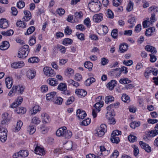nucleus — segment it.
<instances>
[{
  "mask_svg": "<svg viewBox=\"0 0 158 158\" xmlns=\"http://www.w3.org/2000/svg\"><path fill=\"white\" fill-rule=\"evenodd\" d=\"M65 12V10L61 8L57 9L56 11V13L58 14L60 16H62Z\"/></svg>",
  "mask_w": 158,
  "mask_h": 158,
  "instance_id": "nucleus-44",
  "label": "nucleus"
},
{
  "mask_svg": "<svg viewBox=\"0 0 158 158\" xmlns=\"http://www.w3.org/2000/svg\"><path fill=\"white\" fill-rule=\"evenodd\" d=\"M158 134V131L156 130H152L149 132V135L150 136L153 137Z\"/></svg>",
  "mask_w": 158,
  "mask_h": 158,
  "instance_id": "nucleus-58",
  "label": "nucleus"
},
{
  "mask_svg": "<svg viewBox=\"0 0 158 158\" xmlns=\"http://www.w3.org/2000/svg\"><path fill=\"white\" fill-rule=\"evenodd\" d=\"M149 56L150 57V61L151 62H154L157 60L156 56L150 54Z\"/></svg>",
  "mask_w": 158,
  "mask_h": 158,
  "instance_id": "nucleus-64",
  "label": "nucleus"
},
{
  "mask_svg": "<svg viewBox=\"0 0 158 158\" xmlns=\"http://www.w3.org/2000/svg\"><path fill=\"white\" fill-rule=\"evenodd\" d=\"M75 93L77 95L84 97L87 94V92L84 89H77L75 91Z\"/></svg>",
  "mask_w": 158,
  "mask_h": 158,
  "instance_id": "nucleus-22",
  "label": "nucleus"
},
{
  "mask_svg": "<svg viewBox=\"0 0 158 158\" xmlns=\"http://www.w3.org/2000/svg\"><path fill=\"white\" fill-rule=\"evenodd\" d=\"M25 88L22 86L19 85L18 86H17L14 85L12 89L14 91H18L19 93L21 94H22L23 92L24 91Z\"/></svg>",
  "mask_w": 158,
  "mask_h": 158,
  "instance_id": "nucleus-13",
  "label": "nucleus"
},
{
  "mask_svg": "<svg viewBox=\"0 0 158 158\" xmlns=\"http://www.w3.org/2000/svg\"><path fill=\"white\" fill-rule=\"evenodd\" d=\"M87 115L86 112L80 109L77 110L76 112V116L78 118L79 120L84 119Z\"/></svg>",
  "mask_w": 158,
  "mask_h": 158,
  "instance_id": "nucleus-7",
  "label": "nucleus"
},
{
  "mask_svg": "<svg viewBox=\"0 0 158 158\" xmlns=\"http://www.w3.org/2000/svg\"><path fill=\"white\" fill-rule=\"evenodd\" d=\"M73 42V40L69 38H67L64 39L62 42L63 44L65 45H67L68 44H71Z\"/></svg>",
  "mask_w": 158,
  "mask_h": 158,
  "instance_id": "nucleus-38",
  "label": "nucleus"
},
{
  "mask_svg": "<svg viewBox=\"0 0 158 158\" xmlns=\"http://www.w3.org/2000/svg\"><path fill=\"white\" fill-rule=\"evenodd\" d=\"M103 102L102 101H100L99 102L96 103L94 105V107H95V109L97 110L98 112L100 110V108L103 106Z\"/></svg>",
  "mask_w": 158,
  "mask_h": 158,
  "instance_id": "nucleus-28",
  "label": "nucleus"
},
{
  "mask_svg": "<svg viewBox=\"0 0 158 158\" xmlns=\"http://www.w3.org/2000/svg\"><path fill=\"white\" fill-rule=\"evenodd\" d=\"M29 47L28 45H25L20 48L18 52V56L20 58H25L29 52Z\"/></svg>",
  "mask_w": 158,
  "mask_h": 158,
  "instance_id": "nucleus-2",
  "label": "nucleus"
},
{
  "mask_svg": "<svg viewBox=\"0 0 158 158\" xmlns=\"http://www.w3.org/2000/svg\"><path fill=\"white\" fill-rule=\"evenodd\" d=\"M41 110V108L38 106H34L32 109L33 113H31L32 114H35L38 112L39 111Z\"/></svg>",
  "mask_w": 158,
  "mask_h": 158,
  "instance_id": "nucleus-49",
  "label": "nucleus"
},
{
  "mask_svg": "<svg viewBox=\"0 0 158 158\" xmlns=\"http://www.w3.org/2000/svg\"><path fill=\"white\" fill-rule=\"evenodd\" d=\"M107 130L106 126L105 124H102L97 129V133L96 134H97L98 137H102L104 135Z\"/></svg>",
  "mask_w": 158,
  "mask_h": 158,
  "instance_id": "nucleus-6",
  "label": "nucleus"
},
{
  "mask_svg": "<svg viewBox=\"0 0 158 158\" xmlns=\"http://www.w3.org/2000/svg\"><path fill=\"white\" fill-rule=\"evenodd\" d=\"M35 129L34 128L33 126L31 125H30L27 128V131L30 135L33 134L35 131Z\"/></svg>",
  "mask_w": 158,
  "mask_h": 158,
  "instance_id": "nucleus-32",
  "label": "nucleus"
},
{
  "mask_svg": "<svg viewBox=\"0 0 158 158\" xmlns=\"http://www.w3.org/2000/svg\"><path fill=\"white\" fill-rule=\"evenodd\" d=\"M1 33L3 35L7 36L12 35L14 33V31L13 30L10 29L6 31H2Z\"/></svg>",
  "mask_w": 158,
  "mask_h": 158,
  "instance_id": "nucleus-30",
  "label": "nucleus"
},
{
  "mask_svg": "<svg viewBox=\"0 0 158 158\" xmlns=\"http://www.w3.org/2000/svg\"><path fill=\"white\" fill-rule=\"evenodd\" d=\"M123 0H113V3L114 6H118L122 2Z\"/></svg>",
  "mask_w": 158,
  "mask_h": 158,
  "instance_id": "nucleus-56",
  "label": "nucleus"
},
{
  "mask_svg": "<svg viewBox=\"0 0 158 158\" xmlns=\"http://www.w3.org/2000/svg\"><path fill=\"white\" fill-rule=\"evenodd\" d=\"M119 103L117 102L115 103L110 104L107 106L106 108L108 111L106 114V116H107L108 115L111 116L114 115L115 114V113L113 108L114 107L115 108H117L119 105Z\"/></svg>",
  "mask_w": 158,
  "mask_h": 158,
  "instance_id": "nucleus-4",
  "label": "nucleus"
},
{
  "mask_svg": "<svg viewBox=\"0 0 158 158\" xmlns=\"http://www.w3.org/2000/svg\"><path fill=\"white\" fill-rule=\"evenodd\" d=\"M7 130L0 125V140L2 142L6 141L7 138Z\"/></svg>",
  "mask_w": 158,
  "mask_h": 158,
  "instance_id": "nucleus-5",
  "label": "nucleus"
},
{
  "mask_svg": "<svg viewBox=\"0 0 158 158\" xmlns=\"http://www.w3.org/2000/svg\"><path fill=\"white\" fill-rule=\"evenodd\" d=\"M39 59L38 57H32L28 59V62L32 63H37L39 62Z\"/></svg>",
  "mask_w": 158,
  "mask_h": 158,
  "instance_id": "nucleus-36",
  "label": "nucleus"
},
{
  "mask_svg": "<svg viewBox=\"0 0 158 158\" xmlns=\"http://www.w3.org/2000/svg\"><path fill=\"white\" fill-rule=\"evenodd\" d=\"M74 16L76 18H81L83 16V14L81 11L76 12L75 13Z\"/></svg>",
  "mask_w": 158,
  "mask_h": 158,
  "instance_id": "nucleus-61",
  "label": "nucleus"
},
{
  "mask_svg": "<svg viewBox=\"0 0 158 158\" xmlns=\"http://www.w3.org/2000/svg\"><path fill=\"white\" fill-rule=\"evenodd\" d=\"M90 119L88 118L86 119L83 120L81 123V124L84 126H87L90 123Z\"/></svg>",
  "mask_w": 158,
  "mask_h": 158,
  "instance_id": "nucleus-52",
  "label": "nucleus"
},
{
  "mask_svg": "<svg viewBox=\"0 0 158 158\" xmlns=\"http://www.w3.org/2000/svg\"><path fill=\"white\" fill-rule=\"evenodd\" d=\"M2 44L0 46V49L4 50L7 49L10 46V44L7 41H4L2 43Z\"/></svg>",
  "mask_w": 158,
  "mask_h": 158,
  "instance_id": "nucleus-20",
  "label": "nucleus"
},
{
  "mask_svg": "<svg viewBox=\"0 0 158 158\" xmlns=\"http://www.w3.org/2000/svg\"><path fill=\"white\" fill-rule=\"evenodd\" d=\"M133 3L131 1H129L128 6H127L126 9L128 11H131L133 8Z\"/></svg>",
  "mask_w": 158,
  "mask_h": 158,
  "instance_id": "nucleus-55",
  "label": "nucleus"
},
{
  "mask_svg": "<svg viewBox=\"0 0 158 158\" xmlns=\"http://www.w3.org/2000/svg\"><path fill=\"white\" fill-rule=\"evenodd\" d=\"M24 13L25 15L23 18V20L25 21H27L31 18V12L29 10H25Z\"/></svg>",
  "mask_w": 158,
  "mask_h": 158,
  "instance_id": "nucleus-15",
  "label": "nucleus"
},
{
  "mask_svg": "<svg viewBox=\"0 0 158 158\" xmlns=\"http://www.w3.org/2000/svg\"><path fill=\"white\" fill-rule=\"evenodd\" d=\"M139 144L140 145L141 148L144 149L146 152H151V148L148 144L142 141H140L139 143Z\"/></svg>",
  "mask_w": 158,
  "mask_h": 158,
  "instance_id": "nucleus-9",
  "label": "nucleus"
},
{
  "mask_svg": "<svg viewBox=\"0 0 158 158\" xmlns=\"http://www.w3.org/2000/svg\"><path fill=\"white\" fill-rule=\"evenodd\" d=\"M145 49L147 51L151 52L153 54H155L156 52V48L152 46L146 45L145 47Z\"/></svg>",
  "mask_w": 158,
  "mask_h": 158,
  "instance_id": "nucleus-18",
  "label": "nucleus"
},
{
  "mask_svg": "<svg viewBox=\"0 0 158 158\" xmlns=\"http://www.w3.org/2000/svg\"><path fill=\"white\" fill-rule=\"evenodd\" d=\"M57 48L58 49H59L61 53H64L65 52V48L64 46L58 45H57Z\"/></svg>",
  "mask_w": 158,
  "mask_h": 158,
  "instance_id": "nucleus-62",
  "label": "nucleus"
},
{
  "mask_svg": "<svg viewBox=\"0 0 158 158\" xmlns=\"http://www.w3.org/2000/svg\"><path fill=\"white\" fill-rule=\"evenodd\" d=\"M44 74L47 76L52 77L54 75V70L51 68L45 67L44 69Z\"/></svg>",
  "mask_w": 158,
  "mask_h": 158,
  "instance_id": "nucleus-8",
  "label": "nucleus"
},
{
  "mask_svg": "<svg viewBox=\"0 0 158 158\" xmlns=\"http://www.w3.org/2000/svg\"><path fill=\"white\" fill-rule=\"evenodd\" d=\"M114 100V98L112 96L110 95L106 97L105 102L106 104L113 102Z\"/></svg>",
  "mask_w": 158,
  "mask_h": 158,
  "instance_id": "nucleus-37",
  "label": "nucleus"
},
{
  "mask_svg": "<svg viewBox=\"0 0 158 158\" xmlns=\"http://www.w3.org/2000/svg\"><path fill=\"white\" fill-rule=\"evenodd\" d=\"M8 20L5 19H2L0 20V27L3 29L7 28L9 26Z\"/></svg>",
  "mask_w": 158,
  "mask_h": 158,
  "instance_id": "nucleus-10",
  "label": "nucleus"
},
{
  "mask_svg": "<svg viewBox=\"0 0 158 158\" xmlns=\"http://www.w3.org/2000/svg\"><path fill=\"white\" fill-rule=\"evenodd\" d=\"M122 100L125 102L127 103L130 102V98L128 95L126 94H123L121 97Z\"/></svg>",
  "mask_w": 158,
  "mask_h": 158,
  "instance_id": "nucleus-39",
  "label": "nucleus"
},
{
  "mask_svg": "<svg viewBox=\"0 0 158 158\" xmlns=\"http://www.w3.org/2000/svg\"><path fill=\"white\" fill-rule=\"evenodd\" d=\"M11 66L14 69L21 68L24 66V64L23 61H19L13 63Z\"/></svg>",
  "mask_w": 158,
  "mask_h": 158,
  "instance_id": "nucleus-11",
  "label": "nucleus"
},
{
  "mask_svg": "<svg viewBox=\"0 0 158 158\" xmlns=\"http://www.w3.org/2000/svg\"><path fill=\"white\" fill-rule=\"evenodd\" d=\"M103 15L101 13L95 15L93 17V20L94 22L99 23L102 19Z\"/></svg>",
  "mask_w": 158,
  "mask_h": 158,
  "instance_id": "nucleus-12",
  "label": "nucleus"
},
{
  "mask_svg": "<svg viewBox=\"0 0 158 158\" xmlns=\"http://www.w3.org/2000/svg\"><path fill=\"white\" fill-rule=\"evenodd\" d=\"M43 119V121L46 123H48L50 122V118L48 115L46 113H43L41 114Z\"/></svg>",
  "mask_w": 158,
  "mask_h": 158,
  "instance_id": "nucleus-24",
  "label": "nucleus"
},
{
  "mask_svg": "<svg viewBox=\"0 0 158 158\" xmlns=\"http://www.w3.org/2000/svg\"><path fill=\"white\" fill-rule=\"evenodd\" d=\"M131 82V81L127 78L121 79L119 80V82L122 84H126L129 83Z\"/></svg>",
  "mask_w": 158,
  "mask_h": 158,
  "instance_id": "nucleus-51",
  "label": "nucleus"
},
{
  "mask_svg": "<svg viewBox=\"0 0 158 158\" xmlns=\"http://www.w3.org/2000/svg\"><path fill=\"white\" fill-rule=\"evenodd\" d=\"M35 151L36 154L40 155H44V149L38 145L35 148Z\"/></svg>",
  "mask_w": 158,
  "mask_h": 158,
  "instance_id": "nucleus-17",
  "label": "nucleus"
},
{
  "mask_svg": "<svg viewBox=\"0 0 158 158\" xmlns=\"http://www.w3.org/2000/svg\"><path fill=\"white\" fill-rule=\"evenodd\" d=\"M119 155V152L116 150H115L112 155L111 156V158H116Z\"/></svg>",
  "mask_w": 158,
  "mask_h": 158,
  "instance_id": "nucleus-63",
  "label": "nucleus"
},
{
  "mask_svg": "<svg viewBox=\"0 0 158 158\" xmlns=\"http://www.w3.org/2000/svg\"><path fill=\"white\" fill-rule=\"evenodd\" d=\"M85 67L88 69L89 71H91L92 70L93 66V64L89 61H86L84 64Z\"/></svg>",
  "mask_w": 158,
  "mask_h": 158,
  "instance_id": "nucleus-31",
  "label": "nucleus"
},
{
  "mask_svg": "<svg viewBox=\"0 0 158 158\" xmlns=\"http://www.w3.org/2000/svg\"><path fill=\"white\" fill-rule=\"evenodd\" d=\"M35 73L31 70H28L27 72V76L30 79H32L35 77Z\"/></svg>",
  "mask_w": 158,
  "mask_h": 158,
  "instance_id": "nucleus-27",
  "label": "nucleus"
},
{
  "mask_svg": "<svg viewBox=\"0 0 158 158\" xmlns=\"http://www.w3.org/2000/svg\"><path fill=\"white\" fill-rule=\"evenodd\" d=\"M148 10L150 13H155L158 12V7L154 6H152L149 8Z\"/></svg>",
  "mask_w": 158,
  "mask_h": 158,
  "instance_id": "nucleus-33",
  "label": "nucleus"
},
{
  "mask_svg": "<svg viewBox=\"0 0 158 158\" xmlns=\"http://www.w3.org/2000/svg\"><path fill=\"white\" fill-rule=\"evenodd\" d=\"M72 32V30L68 26H67L64 29V33L66 35H70Z\"/></svg>",
  "mask_w": 158,
  "mask_h": 158,
  "instance_id": "nucleus-54",
  "label": "nucleus"
},
{
  "mask_svg": "<svg viewBox=\"0 0 158 158\" xmlns=\"http://www.w3.org/2000/svg\"><path fill=\"white\" fill-rule=\"evenodd\" d=\"M75 100V98L73 96L70 97L69 98L67 101L66 102L65 104L67 105H69L70 104H72L73 102H74Z\"/></svg>",
  "mask_w": 158,
  "mask_h": 158,
  "instance_id": "nucleus-48",
  "label": "nucleus"
},
{
  "mask_svg": "<svg viewBox=\"0 0 158 158\" xmlns=\"http://www.w3.org/2000/svg\"><path fill=\"white\" fill-rule=\"evenodd\" d=\"M91 5L93 12H97L100 10L101 4L98 0H94L89 3L88 5Z\"/></svg>",
  "mask_w": 158,
  "mask_h": 158,
  "instance_id": "nucleus-3",
  "label": "nucleus"
},
{
  "mask_svg": "<svg viewBox=\"0 0 158 158\" xmlns=\"http://www.w3.org/2000/svg\"><path fill=\"white\" fill-rule=\"evenodd\" d=\"M113 115L106 116L107 118L108 119V123L110 124H114L116 123L115 119H114L112 116Z\"/></svg>",
  "mask_w": 158,
  "mask_h": 158,
  "instance_id": "nucleus-42",
  "label": "nucleus"
},
{
  "mask_svg": "<svg viewBox=\"0 0 158 158\" xmlns=\"http://www.w3.org/2000/svg\"><path fill=\"white\" fill-rule=\"evenodd\" d=\"M23 124V123L21 120L18 121L17 123L16 126L15 128V131H18L20 130Z\"/></svg>",
  "mask_w": 158,
  "mask_h": 158,
  "instance_id": "nucleus-41",
  "label": "nucleus"
},
{
  "mask_svg": "<svg viewBox=\"0 0 158 158\" xmlns=\"http://www.w3.org/2000/svg\"><path fill=\"white\" fill-rule=\"evenodd\" d=\"M128 48V45L127 44H121L119 46V49L121 52L123 53L126 52Z\"/></svg>",
  "mask_w": 158,
  "mask_h": 158,
  "instance_id": "nucleus-19",
  "label": "nucleus"
},
{
  "mask_svg": "<svg viewBox=\"0 0 158 158\" xmlns=\"http://www.w3.org/2000/svg\"><path fill=\"white\" fill-rule=\"evenodd\" d=\"M25 6V2L22 1H20L17 4V7L19 9L23 8Z\"/></svg>",
  "mask_w": 158,
  "mask_h": 158,
  "instance_id": "nucleus-53",
  "label": "nucleus"
},
{
  "mask_svg": "<svg viewBox=\"0 0 158 158\" xmlns=\"http://www.w3.org/2000/svg\"><path fill=\"white\" fill-rule=\"evenodd\" d=\"M107 15L109 18L112 19L114 17V14L112 11L110 9L108 10Z\"/></svg>",
  "mask_w": 158,
  "mask_h": 158,
  "instance_id": "nucleus-59",
  "label": "nucleus"
},
{
  "mask_svg": "<svg viewBox=\"0 0 158 158\" xmlns=\"http://www.w3.org/2000/svg\"><path fill=\"white\" fill-rule=\"evenodd\" d=\"M137 137L131 134H130L128 136V139L129 141L133 143L137 140Z\"/></svg>",
  "mask_w": 158,
  "mask_h": 158,
  "instance_id": "nucleus-46",
  "label": "nucleus"
},
{
  "mask_svg": "<svg viewBox=\"0 0 158 158\" xmlns=\"http://www.w3.org/2000/svg\"><path fill=\"white\" fill-rule=\"evenodd\" d=\"M31 122L34 124L37 125L40 123V121L38 118L34 117L32 119Z\"/></svg>",
  "mask_w": 158,
  "mask_h": 158,
  "instance_id": "nucleus-50",
  "label": "nucleus"
},
{
  "mask_svg": "<svg viewBox=\"0 0 158 158\" xmlns=\"http://www.w3.org/2000/svg\"><path fill=\"white\" fill-rule=\"evenodd\" d=\"M15 111L18 114H24L26 112V110L24 107H17L16 108V110H15Z\"/></svg>",
  "mask_w": 158,
  "mask_h": 158,
  "instance_id": "nucleus-29",
  "label": "nucleus"
},
{
  "mask_svg": "<svg viewBox=\"0 0 158 158\" xmlns=\"http://www.w3.org/2000/svg\"><path fill=\"white\" fill-rule=\"evenodd\" d=\"M90 20L89 18H86L84 21V23L88 27H89L91 25L90 24Z\"/></svg>",
  "mask_w": 158,
  "mask_h": 158,
  "instance_id": "nucleus-60",
  "label": "nucleus"
},
{
  "mask_svg": "<svg viewBox=\"0 0 158 158\" xmlns=\"http://www.w3.org/2000/svg\"><path fill=\"white\" fill-rule=\"evenodd\" d=\"M117 84V81L114 80H113L108 83L107 85V88L110 90H113Z\"/></svg>",
  "mask_w": 158,
  "mask_h": 158,
  "instance_id": "nucleus-14",
  "label": "nucleus"
},
{
  "mask_svg": "<svg viewBox=\"0 0 158 158\" xmlns=\"http://www.w3.org/2000/svg\"><path fill=\"white\" fill-rule=\"evenodd\" d=\"M111 72V74L115 75L117 77H118L121 73V69L120 68H117L112 69Z\"/></svg>",
  "mask_w": 158,
  "mask_h": 158,
  "instance_id": "nucleus-16",
  "label": "nucleus"
},
{
  "mask_svg": "<svg viewBox=\"0 0 158 158\" xmlns=\"http://www.w3.org/2000/svg\"><path fill=\"white\" fill-rule=\"evenodd\" d=\"M36 37L34 35L31 36L29 40V44L30 45H32L36 43Z\"/></svg>",
  "mask_w": 158,
  "mask_h": 158,
  "instance_id": "nucleus-47",
  "label": "nucleus"
},
{
  "mask_svg": "<svg viewBox=\"0 0 158 158\" xmlns=\"http://www.w3.org/2000/svg\"><path fill=\"white\" fill-rule=\"evenodd\" d=\"M56 94V92H53L47 94L46 96L47 100H50L51 99L54 97Z\"/></svg>",
  "mask_w": 158,
  "mask_h": 158,
  "instance_id": "nucleus-34",
  "label": "nucleus"
},
{
  "mask_svg": "<svg viewBox=\"0 0 158 158\" xmlns=\"http://www.w3.org/2000/svg\"><path fill=\"white\" fill-rule=\"evenodd\" d=\"M35 30V27L34 26H31L27 29V32L25 33V35H27L31 34Z\"/></svg>",
  "mask_w": 158,
  "mask_h": 158,
  "instance_id": "nucleus-40",
  "label": "nucleus"
},
{
  "mask_svg": "<svg viewBox=\"0 0 158 158\" xmlns=\"http://www.w3.org/2000/svg\"><path fill=\"white\" fill-rule=\"evenodd\" d=\"M56 135L59 137L62 136L65 139H69L72 135V132L67 130L65 127L60 128L56 131Z\"/></svg>",
  "mask_w": 158,
  "mask_h": 158,
  "instance_id": "nucleus-1",
  "label": "nucleus"
},
{
  "mask_svg": "<svg viewBox=\"0 0 158 158\" xmlns=\"http://www.w3.org/2000/svg\"><path fill=\"white\" fill-rule=\"evenodd\" d=\"M20 157L21 158H25L27 157L29 155V152L28 151L22 150L19 152Z\"/></svg>",
  "mask_w": 158,
  "mask_h": 158,
  "instance_id": "nucleus-26",
  "label": "nucleus"
},
{
  "mask_svg": "<svg viewBox=\"0 0 158 158\" xmlns=\"http://www.w3.org/2000/svg\"><path fill=\"white\" fill-rule=\"evenodd\" d=\"M5 82L7 87L8 89H10L13 84L12 79L9 77H7L6 78Z\"/></svg>",
  "mask_w": 158,
  "mask_h": 158,
  "instance_id": "nucleus-21",
  "label": "nucleus"
},
{
  "mask_svg": "<svg viewBox=\"0 0 158 158\" xmlns=\"http://www.w3.org/2000/svg\"><path fill=\"white\" fill-rule=\"evenodd\" d=\"M67 86L64 83H60L58 85L57 89L61 91V92L64 90L66 89Z\"/></svg>",
  "mask_w": 158,
  "mask_h": 158,
  "instance_id": "nucleus-35",
  "label": "nucleus"
},
{
  "mask_svg": "<svg viewBox=\"0 0 158 158\" xmlns=\"http://www.w3.org/2000/svg\"><path fill=\"white\" fill-rule=\"evenodd\" d=\"M95 81V79L94 77H90L87 79L85 82V85L87 86H89L93 83Z\"/></svg>",
  "mask_w": 158,
  "mask_h": 158,
  "instance_id": "nucleus-25",
  "label": "nucleus"
},
{
  "mask_svg": "<svg viewBox=\"0 0 158 158\" xmlns=\"http://www.w3.org/2000/svg\"><path fill=\"white\" fill-rule=\"evenodd\" d=\"M16 25L17 27H22L23 28L26 27V23L24 22L22 23L21 21H17L16 22Z\"/></svg>",
  "mask_w": 158,
  "mask_h": 158,
  "instance_id": "nucleus-45",
  "label": "nucleus"
},
{
  "mask_svg": "<svg viewBox=\"0 0 158 158\" xmlns=\"http://www.w3.org/2000/svg\"><path fill=\"white\" fill-rule=\"evenodd\" d=\"M132 147L134 149V154L135 156H136L139 153L138 148L135 145H133Z\"/></svg>",
  "mask_w": 158,
  "mask_h": 158,
  "instance_id": "nucleus-57",
  "label": "nucleus"
},
{
  "mask_svg": "<svg viewBox=\"0 0 158 158\" xmlns=\"http://www.w3.org/2000/svg\"><path fill=\"white\" fill-rule=\"evenodd\" d=\"M47 82L52 86H55L58 84V81L54 78H49L47 80Z\"/></svg>",
  "mask_w": 158,
  "mask_h": 158,
  "instance_id": "nucleus-23",
  "label": "nucleus"
},
{
  "mask_svg": "<svg viewBox=\"0 0 158 158\" xmlns=\"http://www.w3.org/2000/svg\"><path fill=\"white\" fill-rule=\"evenodd\" d=\"M118 30L117 29H115L112 30L111 33V35L112 37L114 39H117L118 37Z\"/></svg>",
  "mask_w": 158,
  "mask_h": 158,
  "instance_id": "nucleus-43",
  "label": "nucleus"
}]
</instances>
